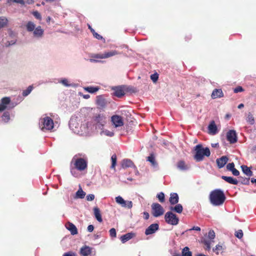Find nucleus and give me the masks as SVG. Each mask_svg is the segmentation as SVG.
Instances as JSON below:
<instances>
[{
  "instance_id": "50",
  "label": "nucleus",
  "mask_w": 256,
  "mask_h": 256,
  "mask_svg": "<svg viewBox=\"0 0 256 256\" xmlns=\"http://www.w3.org/2000/svg\"><path fill=\"white\" fill-rule=\"evenodd\" d=\"M32 14L38 20H40L42 19V16L40 12L38 11H35L32 12Z\"/></svg>"
},
{
  "instance_id": "55",
  "label": "nucleus",
  "mask_w": 256,
  "mask_h": 256,
  "mask_svg": "<svg viewBox=\"0 0 256 256\" xmlns=\"http://www.w3.org/2000/svg\"><path fill=\"white\" fill-rule=\"evenodd\" d=\"M234 92L235 93H238V92H243L244 91V89H243V88L242 86H237L236 88L234 89Z\"/></svg>"
},
{
  "instance_id": "23",
  "label": "nucleus",
  "mask_w": 256,
  "mask_h": 256,
  "mask_svg": "<svg viewBox=\"0 0 256 256\" xmlns=\"http://www.w3.org/2000/svg\"><path fill=\"white\" fill-rule=\"evenodd\" d=\"M113 90H114V94L118 98H121L124 94V92L120 87H116Z\"/></svg>"
},
{
  "instance_id": "44",
  "label": "nucleus",
  "mask_w": 256,
  "mask_h": 256,
  "mask_svg": "<svg viewBox=\"0 0 256 256\" xmlns=\"http://www.w3.org/2000/svg\"><path fill=\"white\" fill-rule=\"evenodd\" d=\"M240 179V182L241 184H246L248 185L250 184V178H243L242 176H240L239 178Z\"/></svg>"
},
{
  "instance_id": "49",
  "label": "nucleus",
  "mask_w": 256,
  "mask_h": 256,
  "mask_svg": "<svg viewBox=\"0 0 256 256\" xmlns=\"http://www.w3.org/2000/svg\"><path fill=\"white\" fill-rule=\"evenodd\" d=\"M235 236L238 238H241L243 236V232L242 230H240L236 232Z\"/></svg>"
},
{
  "instance_id": "3",
  "label": "nucleus",
  "mask_w": 256,
  "mask_h": 256,
  "mask_svg": "<svg viewBox=\"0 0 256 256\" xmlns=\"http://www.w3.org/2000/svg\"><path fill=\"white\" fill-rule=\"evenodd\" d=\"M106 122V117L103 114H98L90 122L87 123L90 124V125L88 126L90 133L94 130H102Z\"/></svg>"
},
{
  "instance_id": "15",
  "label": "nucleus",
  "mask_w": 256,
  "mask_h": 256,
  "mask_svg": "<svg viewBox=\"0 0 256 256\" xmlns=\"http://www.w3.org/2000/svg\"><path fill=\"white\" fill-rule=\"evenodd\" d=\"M159 228V225L158 224H150L145 231L146 235H150L154 233Z\"/></svg>"
},
{
  "instance_id": "28",
  "label": "nucleus",
  "mask_w": 256,
  "mask_h": 256,
  "mask_svg": "<svg viewBox=\"0 0 256 256\" xmlns=\"http://www.w3.org/2000/svg\"><path fill=\"white\" fill-rule=\"evenodd\" d=\"M241 168L242 170V172L247 176H252V171L246 166L242 165L241 166Z\"/></svg>"
},
{
  "instance_id": "19",
  "label": "nucleus",
  "mask_w": 256,
  "mask_h": 256,
  "mask_svg": "<svg viewBox=\"0 0 256 256\" xmlns=\"http://www.w3.org/2000/svg\"><path fill=\"white\" fill-rule=\"evenodd\" d=\"M122 166L123 168H136L134 162L130 159H124L122 162Z\"/></svg>"
},
{
  "instance_id": "35",
  "label": "nucleus",
  "mask_w": 256,
  "mask_h": 256,
  "mask_svg": "<svg viewBox=\"0 0 256 256\" xmlns=\"http://www.w3.org/2000/svg\"><path fill=\"white\" fill-rule=\"evenodd\" d=\"M182 256H192V253L188 246L184 247L182 250Z\"/></svg>"
},
{
  "instance_id": "41",
  "label": "nucleus",
  "mask_w": 256,
  "mask_h": 256,
  "mask_svg": "<svg viewBox=\"0 0 256 256\" xmlns=\"http://www.w3.org/2000/svg\"><path fill=\"white\" fill-rule=\"evenodd\" d=\"M246 121L250 124H253L254 123V119L252 114L249 112L248 114Z\"/></svg>"
},
{
  "instance_id": "8",
  "label": "nucleus",
  "mask_w": 256,
  "mask_h": 256,
  "mask_svg": "<svg viewBox=\"0 0 256 256\" xmlns=\"http://www.w3.org/2000/svg\"><path fill=\"white\" fill-rule=\"evenodd\" d=\"M17 104L10 102V99L9 97H4L1 100L0 104V112L6 109H12L16 106Z\"/></svg>"
},
{
  "instance_id": "39",
  "label": "nucleus",
  "mask_w": 256,
  "mask_h": 256,
  "mask_svg": "<svg viewBox=\"0 0 256 256\" xmlns=\"http://www.w3.org/2000/svg\"><path fill=\"white\" fill-rule=\"evenodd\" d=\"M2 121L4 122H5V123L8 122L10 120V116L9 112H4L3 114V115L2 116Z\"/></svg>"
},
{
  "instance_id": "16",
  "label": "nucleus",
  "mask_w": 256,
  "mask_h": 256,
  "mask_svg": "<svg viewBox=\"0 0 256 256\" xmlns=\"http://www.w3.org/2000/svg\"><path fill=\"white\" fill-rule=\"evenodd\" d=\"M208 134L212 135H214L218 132L217 126L214 121L212 120L208 126Z\"/></svg>"
},
{
  "instance_id": "40",
  "label": "nucleus",
  "mask_w": 256,
  "mask_h": 256,
  "mask_svg": "<svg viewBox=\"0 0 256 256\" xmlns=\"http://www.w3.org/2000/svg\"><path fill=\"white\" fill-rule=\"evenodd\" d=\"M8 20L4 16L0 17V29L6 25Z\"/></svg>"
},
{
  "instance_id": "63",
  "label": "nucleus",
  "mask_w": 256,
  "mask_h": 256,
  "mask_svg": "<svg viewBox=\"0 0 256 256\" xmlns=\"http://www.w3.org/2000/svg\"><path fill=\"white\" fill-rule=\"evenodd\" d=\"M144 218L146 220H148L150 217L149 214L148 212H144Z\"/></svg>"
},
{
  "instance_id": "5",
  "label": "nucleus",
  "mask_w": 256,
  "mask_h": 256,
  "mask_svg": "<svg viewBox=\"0 0 256 256\" xmlns=\"http://www.w3.org/2000/svg\"><path fill=\"white\" fill-rule=\"evenodd\" d=\"M196 154L194 156V159L198 161H202L204 156H209L210 154V149L208 148H204L201 144H198L194 148Z\"/></svg>"
},
{
  "instance_id": "14",
  "label": "nucleus",
  "mask_w": 256,
  "mask_h": 256,
  "mask_svg": "<svg viewBox=\"0 0 256 256\" xmlns=\"http://www.w3.org/2000/svg\"><path fill=\"white\" fill-rule=\"evenodd\" d=\"M96 104L98 106V108H105L107 104V102L106 99L103 97V96L100 95L96 96Z\"/></svg>"
},
{
  "instance_id": "13",
  "label": "nucleus",
  "mask_w": 256,
  "mask_h": 256,
  "mask_svg": "<svg viewBox=\"0 0 256 256\" xmlns=\"http://www.w3.org/2000/svg\"><path fill=\"white\" fill-rule=\"evenodd\" d=\"M227 140L230 144H234L237 142V136L235 130H230L226 134Z\"/></svg>"
},
{
  "instance_id": "42",
  "label": "nucleus",
  "mask_w": 256,
  "mask_h": 256,
  "mask_svg": "<svg viewBox=\"0 0 256 256\" xmlns=\"http://www.w3.org/2000/svg\"><path fill=\"white\" fill-rule=\"evenodd\" d=\"M32 90L33 86H28L26 90L23 91L22 96H26L31 92Z\"/></svg>"
},
{
  "instance_id": "2",
  "label": "nucleus",
  "mask_w": 256,
  "mask_h": 256,
  "mask_svg": "<svg viewBox=\"0 0 256 256\" xmlns=\"http://www.w3.org/2000/svg\"><path fill=\"white\" fill-rule=\"evenodd\" d=\"M209 199L212 206H220L223 204L226 197L223 190L220 189H216L210 192Z\"/></svg>"
},
{
  "instance_id": "7",
  "label": "nucleus",
  "mask_w": 256,
  "mask_h": 256,
  "mask_svg": "<svg viewBox=\"0 0 256 256\" xmlns=\"http://www.w3.org/2000/svg\"><path fill=\"white\" fill-rule=\"evenodd\" d=\"M40 127L43 131L51 130L54 128V121L48 116H45L40 120Z\"/></svg>"
},
{
  "instance_id": "20",
  "label": "nucleus",
  "mask_w": 256,
  "mask_h": 256,
  "mask_svg": "<svg viewBox=\"0 0 256 256\" xmlns=\"http://www.w3.org/2000/svg\"><path fill=\"white\" fill-rule=\"evenodd\" d=\"M66 228L70 232L72 235H74L78 234V230L76 226L71 222H68L66 224Z\"/></svg>"
},
{
  "instance_id": "59",
  "label": "nucleus",
  "mask_w": 256,
  "mask_h": 256,
  "mask_svg": "<svg viewBox=\"0 0 256 256\" xmlns=\"http://www.w3.org/2000/svg\"><path fill=\"white\" fill-rule=\"evenodd\" d=\"M93 57L94 58H100V59L104 58V53L103 54H95V55Z\"/></svg>"
},
{
  "instance_id": "45",
  "label": "nucleus",
  "mask_w": 256,
  "mask_h": 256,
  "mask_svg": "<svg viewBox=\"0 0 256 256\" xmlns=\"http://www.w3.org/2000/svg\"><path fill=\"white\" fill-rule=\"evenodd\" d=\"M112 166L111 168H114L116 164V154H113L111 157Z\"/></svg>"
},
{
  "instance_id": "11",
  "label": "nucleus",
  "mask_w": 256,
  "mask_h": 256,
  "mask_svg": "<svg viewBox=\"0 0 256 256\" xmlns=\"http://www.w3.org/2000/svg\"><path fill=\"white\" fill-rule=\"evenodd\" d=\"M116 202L124 208L130 209L132 207V202L130 200H125L121 196L115 198Z\"/></svg>"
},
{
  "instance_id": "25",
  "label": "nucleus",
  "mask_w": 256,
  "mask_h": 256,
  "mask_svg": "<svg viewBox=\"0 0 256 256\" xmlns=\"http://www.w3.org/2000/svg\"><path fill=\"white\" fill-rule=\"evenodd\" d=\"M170 202L171 204H178V196L176 193H172L170 194Z\"/></svg>"
},
{
  "instance_id": "60",
  "label": "nucleus",
  "mask_w": 256,
  "mask_h": 256,
  "mask_svg": "<svg viewBox=\"0 0 256 256\" xmlns=\"http://www.w3.org/2000/svg\"><path fill=\"white\" fill-rule=\"evenodd\" d=\"M232 174L235 176H238L240 174V172L236 168H234V169L231 171Z\"/></svg>"
},
{
  "instance_id": "48",
  "label": "nucleus",
  "mask_w": 256,
  "mask_h": 256,
  "mask_svg": "<svg viewBox=\"0 0 256 256\" xmlns=\"http://www.w3.org/2000/svg\"><path fill=\"white\" fill-rule=\"evenodd\" d=\"M110 234L112 238H116V230L114 228H112L110 230Z\"/></svg>"
},
{
  "instance_id": "6",
  "label": "nucleus",
  "mask_w": 256,
  "mask_h": 256,
  "mask_svg": "<svg viewBox=\"0 0 256 256\" xmlns=\"http://www.w3.org/2000/svg\"><path fill=\"white\" fill-rule=\"evenodd\" d=\"M70 164L72 166H74L80 172L85 170L88 166L87 161L83 158L77 157L76 156L73 157Z\"/></svg>"
},
{
  "instance_id": "1",
  "label": "nucleus",
  "mask_w": 256,
  "mask_h": 256,
  "mask_svg": "<svg viewBox=\"0 0 256 256\" xmlns=\"http://www.w3.org/2000/svg\"><path fill=\"white\" fill-rule=\"evenodd\" d=\"M90 124H81L80 126L79 124L76 122V119L71 118L69 122V127L72 131L76 134L79 135H86L90 134L88 126Z\"/></svg>"
},
{
  "instance_id": "37",
  "label": "nucleus",
  "mask_w": 256,
  "mask_h": 256,
  "mask_svg": "<svg viewBox=\"0 0 256 256\" xmlns=\"http://www.w3.org/2000/svg\"><path fill=\"white\" fill-rule=\"evenodd\" d=\"M223 250V247L222 245L218 244L214 248H213V251L216 254H218L220 253H222Z\"/></svg>"
},
{
  "instance_id": "58",
  "label": "nucleus",
  "mask_w": 256,
  "mask_h": 256,
  "mask_svg": "<svg viewBox=\"0 0 256 256\" xmlns=\"http://www.w3.org/2000/svg\"><path fill=\"white\" fill-rule=\"evenodd\" d=\"M63 256H76V254L73 252H68L64 253L63 254Z\"/></svg>"
},
{
  "instance_id": "29",
  "label": "nucleus",
  "mask_w": 256,
  "mask_h": 256,
  "mask_svg": "<svg viewBox=\"0 0 256 256\" xmlns=\"http://www.w3.org/2000/svg\"><path fill=\"white\" fill-rule=\"evenodd\" d=\"M100 134L101 136H106L110 137H112L114 136V132H113L110 131L108 130H100Z\"/></svg>"
},
{
  "instance_id": "46",
  "label": "nucleus",
  "mask_w": 256,
  "mask_h": 256,
  "mask_svg": "<svg viewBox=\"0 0 256 256\" xmlns=\"http://www.w3.org/2000/svg\"><path fill=\"white\" fill-rule=\"evenodd\" d=\"M156 198L160 202H163L164 201V194L162 192L158 193L156 196Z\"/></svg>"
},
{
  "instance_id": "56",
  "label": "nucleus",
  "mask_w": 256,
  "mask_h": 256,
  "mask_svg": "<svg viewBox=\"0 0 256 256\" xmlns=\"http://www.w3.org/2000/svg\"><path fill=\"white\" fill-rule=\"evenodd\" d=\"M170 254L172 256H182L180 252L176 250H171Z\"/></svg>"
},
{
  "instance_id": "38",
  "label": "nucleus",
  "mask_w": 256,
  "mask_h": 256,
  "mask_svg": "<svg viewBox=\"0 0 256 256\" xmlns=\"http://www.w3.org/2000/svg\"><path fill=\"white\" fill-rule=\"evenodd\" d=\"M77 168H75L74 166H72L70 165V172L71 174L76 178H78L80 176L79 172H78Z\"/></svg>"
},
{
  "instance_id": "24",
  "label": "nucleus",
  "mask_w": 256,
  "mask_h": 256,
  "mask_svg": "<svg viewBox=\"0 0 256 256\" xmlns=\"http://www.w3.org/2000/svg\"><path fill=\"white\" fill-rule=\"evenodd\" d=\"M94 214L98 222H100L102 221L100 212L99 208H98V207H94Z\"/></svg>"
},
{
  "instance_id": "21",
  "label": "nucleus",
  "mask_w": 256,
  "mask_h": 256,
  "mask_svg": "<svg viewBox=\"0 0 256 256\" xmlns=\"http://www.w3.org/2000/svg\"><path fill=\"white\" fill-rule=\"evenodd\" d=\"M92 252V248L88 246H84L80 248V254L82 256H88Z\"/></svg>"
},
{
  "instance_id": "27",
  "label": "nucleus",
  "mask_w": 256,
  "mask_h": 256,
  "mask_svg": "<svg viewBox=\"0 0 256 256\" xmlns=\"http://www.w3.org/2000/svg\"><path fill=\"white\" fill-rule=\"evenodd\" d=\"M134 234L133 233H128L122 236L120 239L122 243H125L128 240H130L134 236Z\"/></svg>"
},
{
  "instance_id": "9",
  "label": "nucleus",
  "mask_w": 256,
  "mask_h": 256,
  "mask_svg": "<svg viewBox=\"0 0 256 256\" xmlns=\"http://www.w3.org/2000/svg\"><path fill=\"white\" fill-rule=\"evenodd\" d=\"M164 218L166 223L172 226L177 225L179 222L178 218L171 212H166Z\"/></svg>"
},
{
  "instance_id": "17",
  "label": "nucleus",
  "mask_w": 256,
  "mask_h": 256,
  "mask_svg": "<svg viewBox=\"0 0 256 256\" xmlns=\"http://www.w3.org/2000/svg\"><path fill=\"white\" fill-rule=\"evenodd\" d=\"M228 161V158L226 156H222L220 158L216 160V164L219 168H223Z\"/></svg>"
},
{
  "instance_id": "61",
  "label": "nucleus",
  "mask_w": 256,
  "mask_h": 256,
  "mask_svg": "<svg viewBox=\"0 0 256 256\" xmlns=\"http://www.w3.org/2000/svg\"><path fill=\"white\" fill-rule=\"evenodd\" d=\"M192 230L200 231V228L198 226H193L192 228L187 230V231H188V230L190 231V230Z\"/></svg>"
},
{
  "instance_id": "36",
  "label": "nucleus",
  "mask_w": 256,
  "mask_h": 256,
  "mask_svg": "<svg viewBox=\"0 0 256 256\" xmlns=\"http://www.w3.org/2000/svg\"><path fill=\"white\" fill-rule=\"evenodd\" d=\"M84 90L90 93L93 94L99 90V88L98 87L88 86L84 87Z\"/></svg>"
},
{
  "instance_id": "22",
  "label": "nucleus",
  "mask_w": 256,
  "mask_h": 256,
  "mask_svg": "<svg viewBox=\"0 0 256 256\" xmlns=\"http://www.w3.org/2000/svg\"><path fill=\"white\" fill-rule=\"evenodd\" d=\"M222 178L230 184L236 185L238 183V181L236 179L231 176H222Z\"/></svg>"
},
{
  "instance_id": "31",
  "label": "nucleus",
  "mask_w": 256,
  "mask_h": 256,
  "mask_svg": "<svg viewBox=\"0 0 256 256\" xmlns=\"http://www.w3.org/2000/svg\"><path fill=\"white\" fill-rule=\"evenodd\" d=\"M104 54V58H106L117 54H118L120 53L116 50H112L110 52H105Z\"/></svg>"
},
{
  "instance_id": "43",
  "label": "nucleus",
  "mask_w": 256,
  "mask_h": 256,
  "mask_svg": "<svg viewBox=\"0 0 256 256\" xmlns=\"http://www.w3.org/2000/svg\"><path fill=\"white\" fill-rule=\"evenodd\" d=\"M212 240H203V243L204 244V245L206 246V250L208 251L210 250V248H211V246H210V245L212 244Z\"/></svg>"
},
{
  "instance_id": "47",
  "label": "nucleus",
  "mask_w": 256,
  "mask_h": 256,
  "mask_svg": "<svg viewBox=\"0 0 256 256\" xmlns=\"http://www.w3.org/2000/svg\"><path fill=\"white\" fill-rule=\"evenodd\" d=\"M215 232L213 230H210L209 231L208 234V237L211 240H212L215 238Z\"/></svg>"
},
{
  "instance_id": "57",
  "label": "nucleus",
  "mask_w": 256,
  "mask_h": 256,
  "mask_svg": "<svg viewBox=\"0 0 256 256\" xmlns=\"http://www.w3.org/2000/svg\"><path fill=\"white\" fill-rule=\"evenodd\" d=\"M8 1H12L14 2L20 4L22 5H24L25 4V2L24 0H8Z\"/></svg>"
},
{
  "instance_id": "10",
  "label": "nucleus",
  "mask_w": 256,
  "mask_h": 256,
  "mask_svg": "<svg viewBox=\"0 0 256 256\" xmlns=\"http://www.w3.org/2000/svg\"><path fill=\"white\" fill-rule=\"evenodd\" d=\"M152 212L154 217H158L162 216L164 212L162 206L158 203H153L152 204Z\"/></svg>"
},
{
  "instance_id": "52",
  "label": "nucleus",
  "mask_w": 256,
  "mask_h": 256,
  "mask_svg": "<svg viewBox=\"0 0 256 256\" xmlns=\"http://www.w3.org/2000/svg\"><path fill=\"white\" fill-rule=\"evenodd\" d=\"M158 78V75L157 74H154L150 76V78L154 82H156Z\"/></svg>"
},
{
  "instance_id": "12",
  "label": "nucleus",
  "mask_w": 256,
  "mask_h": 256,
  "mask_svg": "<svg viewBox=\"0 0 256 256\" xmlns=\"http://www.w3.org/2000/svg\"><path fill=\"white\" fill-rule=\"evenodd\" d=\"M111 120L115 128L120 127L124 125V122L122 116L114 115L112 116Z\"/></svg>"
},
{
  "instance_id": "53",
  "label": "nucleus",
  "mask_w": 256,
  "mask_h": 256,
  "mask_svg": "<svg viewBox=\"0 0 256 256\" xmlns=\"http://www.w3.org/2000/svg\"><path fill=\"white\" fill-rule=\"evenodd\" d=\"M93 35L94 37L98 40H103L104 41V39L103 38V37L96 32L93 34Z\"/></svg>"
},
{
  "instance_id": "18",
  "label": "nucleus",
  "mask_w": 256,
  "mask_h": 256,
  "mask_svg": "<svg viewBox=\"0 0 256 256\" xmlns=\"http://www.w3.org/2000/svg\"><path fill=\"white\" fill-rule=\"evenodd\" d=\"M211 96L212 99L221 98L224 96V93L222 89L216 88L212 91Z\"/></svg>"
},
{
  "instance_id": "62",
  "label": "nucleus",
  "mask_w": 256,
  "mask_h": 256,
  "mask_svg": "<svg viewBox=\"0 0 256 256\" xmlns=\"http://www.w3.org/2000/svg\"><path fill=\"white\" fill-rule=\"evenodd\" d=\"M94 227L92 225L90 224L88 226V230L89 232H92L94 230Z\"/></svg>"
},
{
  "instance_id": "4",
  "label": "nucleus",
  "mask_w": 256,
  "mask_h": 256,
  "mask_svg": "<svg viewBox=\"0 0 256 256\" xmlns=\"http://www.w3.org/2000/svg\"><path fill=\"white\" fill-rule=\"evenodd\" d=\"M26 30L28 32H32L33 36L40 39L42 38L44 34V30L40 26L36 27V24L32 22L29 21L26 25Z\"/></svg>"
},
{
  "instance_id": "32",
  "label": "nucleus",
  "mask_w": 256,
  "mask_h": 256,
  "mask_svg": "<svg viewBox=\"0 0 256 256\" xmlns=\"http://www.w3.org/2000/svg\"><path fill=\"white\" fill-rule=\"evenodd\" d=\"M170 210L180 214L182 212L183 208L181 204H177L174 207H171Z\"/></svg>"
},
{
  "instance_id": "33",
  "label": "nucleus",
  "mask_w": 256,
  "mask_h": 256,
  "mask_svg": "<svg viewBox=\"0 0 256 256\" xmlns=\"http://www.w3.org/2000/svg\"><path fill=\"white\" fill-rule=\"evenodd\" d=\"M147 160L151 163L152 166H153L154 168L158 167V164L156 162L155 158L152 154H151L148 156Z\"/></svg>"
},
{
  "instance_id": "54",
  "label": "nucleus",
  "mask_w": 256,
  "mask_h": 256,
  "mask_svg": "<svg viewBox=\"0 0 256 256\" xmlns=\"http://www.w3.org/2000/svg\"><path fill=\"white\" fill-rule=\"evenodd\" d=\"M86 198L88 201H92L94 198V195L93 194H89L86 196Z\"/></svg>"
},
{
  "instance_id": "51",
  "label": "nucleus",
  "mask_w": 256,
  "mask_h": 256,
  "mask_svg": "<svg viewBox=\"0 0 256 256\" xmlns=\"http://www.w3.org/2000/svg\"><path fill=\"white\" fill-rule=\"evenodd\" d=\"M234 168V162L229 163L226 165V168L230 171H232Z\"/></svg>"
},
{
  "instance_id": "26",
  "label": "nucleus",
  "mask_w": 256,
  "mask_h": 256,
  "mask_svg": "<svg viewBox=\"0 0 256 256\" xmlns=\"http://www.w3.org/2000/svg\"><path fill=\"white\" fill-rule=\"evenodd\" d=\"M177 168L180 170H186L190 168V167L186 164L185 162L180 160L177 163Z\"/></svg>"
},
{
  "instance_id": "64",
  "label": "nucleus",
  "mask_w": 256,
  "mask_h": 256,
  "mask_svg": "<svg viewBox=\"0 0 256 256\" xmlns=\"http://www.w3.org/2000/svg\"><path fill=\"white\" fill-rule=\"evenodd\" d=\"M88 27L93 34L95 32L94 30L91 27V26L90 24L88 25Z\"/></svg>"
},
{
  "instance_id": "30",
  "label": "nucleus",
  "mask_w": 256,
  "mask_h": 256,
  "mask_svg": "<svg viewBox=\"0 0 256 256\" xmlns=\"http://www.w3.org/2000/svg\"><path fill=\"white\" fill-rule=\"evenodd\" d=\"M86 196V192H84L81 188L76 193L75 198H83Z\"/></svg>"
},
{
  "instance_id": "34",
  "label": "nucleus",
  "mask_w": 256,
  "mask_h": 256,
  "mask_svg": "<svg viewBox=\"0 0 256 256\" xmlns=\"http://www.w3.org/2000/svg\"><path fill=\"white\" fill-rule=\"evenodd\" d=\"M59 82L66 87L74 86V84L69 83L68 80L65 78L60 80Z\"/></svg>"
}]
</instances>
